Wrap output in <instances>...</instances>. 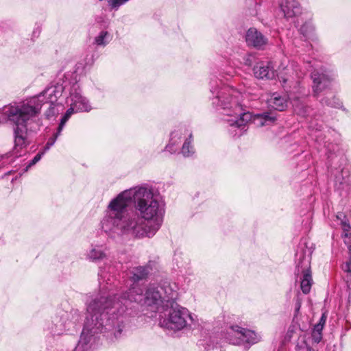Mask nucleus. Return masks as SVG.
Masks as SVG:
<instances>
[{
	"instance_id": "nucleus-1",
	"label": "nucleus",
	"mask_w": 351,
	"mask_h": 351,
	"mask_svg": "<svg viewBox=\"0 0 351 351\" xmlns=\"http://www.w3.org/2000/svg\"><path fill=\"white\" fill-rule=\"evenodd\" d=\"M165 204L144 184L120 193L109 203L101 221L109 234L136 239L152 238L162 226Z\"/></svg>"
},
{
	"instance_id": "nucleus-2",
	"label": "nucleus",
	"mask_w": 351,
	"mask_h": 351,
	"mask_svg": "<svg viewBox=\"0 0 351 351\" xmlns=\"http://www.w3.org/2000/svg\"><path fill=\"white\" fill-rule=\"evenodd\" d=\"M143 297L142 291L134 287L119 294L104 286L97 295H87L86 316L73 351H93L101 334L111 342L120 339Z\"/></svg>"
},
{
	"instance_id": "nucleus-3",
	"label": "nucleus",
	"mask_w": 351,
	"mask_h": 351,
	"mask_svg": "<svg viewBox=\"0 0 351 351\" xmlns=\"http://www.w3.org/2000/svg\"><path fill=\"white\" fill-rule=\"evenodd\" d=\"M209 89L213 97L212 105L220 114L232 117L227 119L229 132L233 136L239 137L247 130V123L252 120L258 127L269 125L275 122L276 116L269 112L252 114L243 108L239 103L240 93L230 86L226 85L221 79L212 75Z\"/></svg>"
},
{
	"instance_id": "nucleus-4",
	"label": "nucleus",
	"mask_w": 351,
	"mask_h": 351,
	"mask_svg": "<svg viewBox=\"0 0 351 351\" xmlns=\"http://www.w3.org/2000/svg\"><path fill=\"white\" fill-rule=\"evenodd\" d=\"M36 100L30 98L20 101H12L0 108L5 123L13 128L14 147V154L16 157L22 155L21 150L27 145V125L39 114Z\"/></svg>"
},
{
	"instance_id": "nucleus-5",
	"label": "nucleus",
	"mask_w": 351,
	"mask_h": 351,
	"mask_svg": "<svg viewBox=\"0 0 351 351\" xmlns=\"http://www.w3.org/2000/svg\"><path fill=\"white\" fill-rule=\"evenodd\" d=\"M193 322V319L189 310L180 306L173 300L169 304H166L159 313V324L161 327L174 331L181 330Z\"/></svg>"
},
{
	"instance_id": "nucleus-6",
	"label": "nucleus",
	"mask_w": 351,
	"mask_h": 351,
	"mask_svg": "<svg viewBox=\"0 0 351 351\" xmlns=\"http://www.w3.org/2000/svg\"><path fill=\"white\" fill-rule=\"evenodd\" d=\"M178 295L176 283L162 280L158 284L150 285L143 298L145 304L153 306L160 313L166 304H169L173 300H177Z\"/></svg>"
},
{
	"instance_id": "nucleus-7",
	"label": "nucleus",
	"mask_w": 351,
	"mask_h": 351,
	"mask_svg": "<svg viewBox=\"0 0 351 351\" xmlns=\"http://www.w3.org/2000/svg\"><path fill=\"white\" fill-rule=\"evenodd\" d=\"M66 103L70 106L64 114L62 117L58 129L62 132L66 123L74 112H89L92 109L88 100L82 95L80 84L73 83L69 88V95L66 97Z\"/></svg>"
},
{
	"instance_id": "nucleus-8",
	"label": "nucleus",
	"mask_w": 351,
	"mask_h": 351,
	"mask_svg": "<svg viewBox=\"0 0 351 351\" xmlns=\"http://www.w3.org/2000/svg\"><path fill=\"white\" fill-rule=\"evenodd\" d=\"M82 317L78 309L72 308L70 311L60 310L52 318L49 330L52 335H60L66 331H74Z\"/></svg>"
},
{
	"instance_id": "nucleus-9",
	"label": "nucleus",
	"mask_w": 351,
	"mask_h": 351,
	"mask_svg": "<svg viewBox=\"0 0 351 351\" xmlns=\"http://www.w3.org/2000/svg\"><path fill=\"white\" fill-rule=\"evenodd\" d=\"M306 243H300L295 252V263L298 273L301 272L300 288L304 294H308L313 285V278L310 267L311 249L306 250Z\"/></svg>"
},
{
	"instance_id": "nucleus-10",
	"label": "nucleus",
	"mask_w": 351,
	"mask_h": 351,
	"mask_svg": "<svg viewBox=\"0 0 351 351\" xmlns=\"http://www.w3.org/2000/svg\"><path fill=\"white\" fill-rule=\"evenodd\" d=\"M73 82L67 80H58L54 84H51L45 88L39 95L32 97L35 99L36 106H38V110L40 112L41 108L46 104H54L58 102V99L62 95L63 93H69V88Z\"/></svg>"
},
{
	"instance_id": "nucleus-11",
	"label": "nucleus",
	"mask_w": 351,
	"mask_h": 351,
	"mask_svg": "<svg viewBox=\"0 0 351 351\" xmlns=\"http://www.w3.org/2000/svg\"><path fill=\"white\" fill-rule=\"evenodd\" d=\"M226 341L232 345L248 346L254 345L261 340V335L255 331L240 327L231 326L225 335Z\"/></svg>"
},
{
	"instance_id": "nucleus-12",
	"label": "nucleus",
	"mask_w": 351,
	"mask_h": 351,
	"mask_svg": "<svg viewBox=\"0 0 351 351\" xmlns=\"http://www.w3.org/2000/svg\"><path fill=\"white\" fill-rule=\"evenodd\" d=\"M289 69L286 68L285 73H280L278 75L279 82L281 83L283 88L290 93V99H293V106L295 108V112L302 117H306L311 115L312 108L300 101V97L296 95H292L290 88L292 86L294 87L299 86V77H295L293 75L288 73Z\"/></svg>"
},
{
	"instance_id": "nucleus-13",
	"label": "nucleus",
	"mask_w": 351,
	"mask_h": 351,
	"mask_svg": "<svg viewBox=\"0 0 351 351\" xmlns=\"http://www.w3.org/2000/svg\"><path fill=\"white\" fill-rule=\"evenodd\" d=\"M308 64L313 68L311 74L313 81V96L317 97L322 91L330 88L334 79V75L322 66H319L315 64V62H313V64H312L311 62H309Z\"/></svg>"
},
{
	"instance_id": "nucleus-14",
	"label": "nucleus",
	"mask_w": 351,
	"mask_h": 351,
	"mask_svg": "<svg viewBox=\"0 0 351 351\" xmlns=\"http://www.w3.org/2000/svg\"><path fill=\"white\" fill-rule=\"evenodd\" d=\"M327 156V167L328 173L334 176L335 187L341 190L343 188L345 178L343 176V168L341 167L343 156H338L335 151L326 152Z\"/></svg>"
},
{
	"instance_id": "nucleus-15",
	"label": "nucleus",
	"mask_w": 351,
	"mask_h": 351,
	"mask_svg": "<svg viewBox=\"0 0 351 351\" xmlns=\"http://www.w3.org/2000/svg\"><path fill=\"white\" fill-rule=\"evenodd\" d=\"M157 263L150 260L144 265L131 267L127 273L129 280L132 285L147 280L154 269H156Z\"/></svg>"
},
{
	"instance_id": "nucleus-16",
	"label": "nucleus",
	"mask_w": 351,
	"mask_h": 351,
	"mask_svg": "<svg viewBox=\"0 0 351 351\" xmlns=\"http://www.w3.org/2000/svg\"><path fill=\"white\" fill-rule=\"evenodd\" d=\"M246 45L257 50H264L269 43L268 38L256 27H250L244 36Z\"/></svg>"
},
{
	"instance_id": "nucleus-17",
	"label": "nucleus",
	"mask_w": 351,
	"mask_h": 351,
	"mask_svg": "<svg viewBox=\"0 0 351 351\" xmlns=\"http://www.w3.org/2000/svg\"><path fill=\"white\" fill-rule=\"evenodd\" d=\"M254 75L258 80H272L276 76L273 63L269 61L257 62L253 67Z\"/></svg>"
},
{
	"instance_id": "nucleus-18",
	"label": "nucleus",
	"mask_w": 351,
	"mask_h": 351,
	"mask_svg": "<svg viewBox=\"0 0 351 351\" xmlns=\"http://www.w3.org/2000/svg\"><path fill=\"white\" fill-rule=\"evenodd\" d=\"M317 119L315 117V115L314 116V118L313 120L311 121L309 123V128H311L313 130H315V134L314 136L315 138L316 142L320 145L323 146L326 148V152H329L330 151H335L337 146L336 145H333L330 143H329L328 141L326 140V135L322 132V128L323 127V125L320 123L317 122Z\"/></svg>"
},
{
	"instance_id": "nucleus-19",
	"label": "nucleus",
	"mask_w": 351,
	"mask_h": 351,
	"mask_svg": "<svg viewBox=\"0 0 351 351\" xmlns=\"http://www.w3.org/2000/svg\"><path fill=\"white\" fill-rule=\"evenodd\" d=\"M279 7L287 20L298 17L302 14V7L298 0H280Z\"/></svg>"
},
{
	"instance_id": "nucleus-20",
	"label": "nucleus",
	"mask_w": 351,
	"mask_h": 351,
	"mask_svg": "<svg viewBox=\"0 0 351 351\" xmlns=\"http://www.w3.org/2000/svg\"><path fill=\"white\" fill-rule=\"evenodd\" d=\"M269 106L278 111H284L288 106L287 95L274 93L268 99Z\"/></svg>"
},
{
	"instance_id": "nucleus-21",
	"label": "nucleus",
	"mask_w": 351,
	"mask_h": 351,
	"mask_svg": "<svg viewBox=\"0 0 351 351\" xmlns=\"http://www.w3.org/2000/svg\"><path fill=\"white\" fill-rule=\"evenodd\" d=\"M106 256L105 250L101 245L92 247L86 254V258L93 263H99L101 261H104Z\"/></svg>"
},
{
	"instance_id": "nucleus-22",
	"label": "nucleus",
	"mask_w": 351,
	"mask_h": 351,
	"mask_svg": "<svg viewBox=\"0 0 351 351\" xmlns=\"http://www.w3.org/2000/svg\"><path fill=\"white\" fill-rule=\"evenodd\" d=\"M192 142L193 134L191 132H190L188 135V137L185 138L180 152L184 158L192 157L195 153L194 147L192 145Z\"/></svg>"
},
{
	"instance_id": "nucleus-23",
	"label": "nucleus",
	"mask_w": 351,
	"mask_h": 351,
	"mask_svg": "<svg viewBox=\"0 0 351 351\" xmlns=\"http://www.w3.org/2000/svg\"><path fill=\"white\" fill-rule=\"evenodd\" d=\"M300 34L306 38L314 40L316 39L315 27L311 21H306L299 29Z\"/></svg>"
},
{
	"instance_id": "nucleus-24",
	"label": "nucleus",
	"mask_w": 351,
	"mask_h": 351,
	"mask_svg": "<svg viewBox=\"0 0 351 351\" xmlns=\"http://www.w3.org/2000/svg\"><path fill=\"white\" fill-rule=\"evenodd\" d=\"M49 106L45 112V117L46 119L50 120L55 119L58 114L64 110V106L59 102L54 104H48Z\"/></svg>"
},
{
	"instance_id": "nucleus-25",
	"label": "nucleus",
	"mask_w": 351,
	"mask_h": 351,
	"mask_svg": "<svg viewBox=\"0 0 351 351\" xmlns=\"http://www.w3.org/2000/svg\"><path fill=\"white\" fill-rule=\"evenodd\" d=\"M346 245H347L349 250V260L342 264L341 267L344 272L348 274L346 282L348 287H349V282L351 281V238L346 239Z\"/></svg>"
},
{
	"instance_id": "nucleus-26",
	"label": "nucleus",
	"mask_w": 351,
	"mask_h": 351,
	"mask_svg": "<svg viewBox=\"0 0 351 351\" xmlns=\"http://www.w3.org/2000/svg\"><path fill=\"white\" fill-rule=\"evenodd\" d=\"M322 106H327L335 108H341L343 107L341 101L339 98L334 95H327L319 100Z\"/></svg>"
},
{
	"instance_id": "nucleus-27",
	"label": "nucleus",
	"mask_w": 351,
	"mask_h": 351,
	"mask_svg": "<svg viewBox=\"0 0 351 351\" xmlns=\"http://www.w3.org/2000/svg\"><path fill=\"white\" fill-rule=\"evenodd\" d=\"M111 36L108 32L101 31L95 38L94 44L97 46L105 47L110 40Z\"/></svg>"
},
{
	"instance_id": "nucleus-28",
	"label": "nucleus",
	"mask_w": 351,
	"mask_h": 351,
	"mask_svg": "<svg viewBox=\"0 0 351 351\" xmlns=\"http://www.w3.org/2000/svg\"><path fill=\"white\" fill-rule=\"evenodd\" d=\"M267 0H246V4L249 6V13L252 16H257L258 9L261 4Z\"/></svg>"
},
{
	"instance_id": "nucleus-29",
	"label": "nucleus",
	"mask_w": 351,
	"mask_h": 351,
	"mask_svg": "<svg viewBox=\"0 0 351 351\" xmlns=\"http://www.w3.org/2000/svg\"><path fill=\"white\" fill-rule=\"evenodd\" d=\"M61 134V132H59L58 129L57 128L56 132H55L52 136H51L45 145L43 147L42 151H43L45 153L47 152L56 143L57 138L58 136Z\"/></svg>"
},
{
	"instance_id": "nucleus-30",
	"label": "nucleus",
	"mask_w": 351,
	"mask_h": 351,
	"mask_svg": "<svg viewBox=\"0 0 351 351\" xmlns=\"http://www.w3.org/2000/svg\"><path fill=\"white\" fill-rule=\"evenodd\" d=\"M180 144V141H177L176 139H169V143L166 145L165 150L169 152L171 154H175L178 150V145Z\"/></svg>"
},
{
	"instance_id": "nucleus-31",
	"label": "nucleus",
	"mask_w": 351,
	"mask_h": 351,
	"mask_svg": "<svg viewBox=\"0 0 351 351\" xmlns=\"http://www.w3.org/2000/svg\"><path fill=\"white\" fill-rule=\"evenodd\" d=\"M186 129L184 128H180L177 130H174L170 134V138L176 139L177 141H180V143L182 141L183 136L185 135V132Z\"/></svg>"
},
{
	"instance_id": "nucleus-32",
	"label": "nucleus",
	"mask_w": 351,
	"mask_h": 351,
	"mask_svg": "<svg viewBox=\"0 0 351 351\" xmlns=\"http://www.w3.org/2000/svg\"><path fill=\"white\" fill-rule=\"evenodd\" d=\"M45 153L40 150L38 153L34 157L32 160H31L25 168L23 170V173L27 172L29 168L36 165L43 156Z\"/></svg>"
},
{
	"instance_id": "nucleus-33",
	"label": "nucleus",
	"mask_w": 351,
	"mask_h": 351,
	"mask_svg": "<svg viewBox=\"0 0 351 351\" xmlns=\"http://www.w3.org/2000/svg\"><path fill=\"white\" fill-rule=\"evenodd\" d=\"M341 228L343 232L344 243H346V239H351V227L346 221H341Z\"/></svg>"
},
{
	"instance_id": "nucleus-34",
	"label": "nucleus",
	"mask_w": 351,
	"mask_h": 351,
	"mask_svg": "<svg viewBox=\"0 0 351 351\" xmlns=\"http://www.w3.org/2000/svg\"><path fill=\"white\" fill-rule=\"evenodd\" d=\"M201 345L204 346L206 350L215 348L218 344V341L210 338L208 340L202 339L200 341Z\"/></svg>"
},
{
	"instance_id": "nucleus-35",
	"label": "nucleus",
	"mask_w": 351,
	"mask_h": 351,
	"mask_svg": "<svg viewBox=\"0 0 351 351\" xmlns=\"http://www.w3.org/2000/svg\"><path fill=\"white\" fill-rule=\"evenodd\" d=\"M130 0H108V5L112 10H118L119 8Z\"/></svg>"
},
{
	"instance_id": "nucleus-36",
	"label": "nucleus",
	"mask_w": 351,
	"mask_h": 351,
	"mask_svg": "<svg viewBox=\"0 0 351 351\" xmlns=\"http://www.w3.org/2000/svg\"><path fill=\"white\" fill-rule=\"evenodd\" d=\"M299 326L293 324H291L288 328L285 335V339L289 341L293 337V335L296 332Z\"/></svg>"
},
{
	"instance_id": "nucleus-37",
	"label": "nucleus",
	"mask_w": 351,
	"mask_h": 351,
	"mask_svg": "<svg viewBox=\"0 0 351 351\" xmlns=\"http://www.w3.org/2000/svg\"><path fill=\"white\" fill-rule=\"evenodd\" d=\"M295 348L296 351H312L311 346L306 340H303L301 343H298Z\"/></svg>"
},
{
	"instance_id": "nucleus-38",
	"label": "nucleus",
	"mask_w": 351,
	"mask_h": 351,
	"mask_svg": "<svg viewBox=\"0 0 351 351\" xmlns=\"http://www.w3.org/2000/svg\"><path fill=\"white\" fill-rule=\"evenodd\" d=\"M294 300H295V304H294V306H295V313H294V317H297L299 312H300V308H301V305H302V299L298 295L295 298H294Z\"/></svg>"
},
{
	"instance_id": "nucleus-39",
	"label": "nucleus",
	"mask_w": 351,
	"mask_h": 351,
	"mask_svg": "<svg viewBox=\"0 0 351 351\" xmlns=\"http://www.w3.org/2000/svg\"><path fill=\"white\" fill-rule=\"evenodd\" d=\"M311 339L313 343L317 344L322 339V333L318 332L312 331Z\"/></svg>"
},
{
	"instance_id": "nucleus-40",
	"label": "nucleus",
	"mask_w": 351,
	"mask_h": 351,
	"mask_svg": "<svg viewBox=\"0 0 351 351\" xmlns=\"http://www.w3.org/2000/svg\"><path fill=\"white\" fill-rule=\"evenodd\" d=\"M326 319H327L326 313H323L317 324H321V326H322L324 327L326 324Z\"/></svg>"
},
{
	"instance_id": "nucleus-41",
	"label": "nucleus",
	"mask_w": 351,
	"mask_h": 351,
	"mask_svg": "<svg viewBox=\"0 0 351 351\" xmlns=\"http://www.w3.org/2000/svg\"><path fill=\"white\" fill-rule=\"evenodd\" d=\"M40 32H41V29H40V27L39 26L35 27L34 31H33V33H32V36L34 38L38 37L40 34Z\"/></svg>"
},
{
	"instance_id": "nucleus-42",
	"label": "nucleus",
	"mask_w": 351,
	"mask_h": 351,
	"mask_svg": "<svg viewBox=\"0 0 351 351\" xmlns=\"http://www.w3.org/2000/svg\"><path fill=\"white\" fill-rule=\"evenodd\" d=\"M323 328H324V327L322 326H321V324H316L314 326L312 331L322 333Z\"/></svg>"
},
{
	"instance_id": "nucleus-43",
	"label": "nucleus",
	"mask_w": 351,
	"mask_h": 351,
	"mask_svg": "<svg viewBox=\"0 0 351 351\" xmlns=\"http://www.w3.org/2000/svg\"><path fill=\"white\" fill-rule=\"evenodd\" d=\"M64 78H66V75H64ZM61 80H64V79H61ZM65 80H67V81H68V80H67V79H66ZM69 82H77V83L79 84V83H78L77 81H70V80H69Z\"/></svg>"
},
{
	"instance_id": "nucleus-44",
	"label": "nucleus",
	"mask_w": 351,
	"mask_h": 351,
	"mask_svg": "<svg viewBox=\"0 0 351 351\" xmlns=\"http://www.w3.org/2000/svg\"><path fill=\"white\" fill-rule=\"evenodd\" d=\"M64 78H66V75H64ZM61 80H64V79H61ZM65 80H67V81H68V80H67V79H66ZM69 82H77V83L79 84V83H78L77 81H70V80H69Z\"/></svg>"
},
{
	"instance_id": "nucleus-45",
	"label": "nucleus",
	"mask_w": 351,
	"mask_h": 351,
	"mask_svg": "<svg viewBox=\"0 0 351 351\" xmlns=\"http://www.w3.org/2000/svg\"><path fill=\"white\" fill-rule=\"evenodd\" d=\"M98 276H99V277L102 278V271H101V269H100V270H99V273H98Z\"/></svg>"
},
{
	"instance_id": "nucleus-46",
	"label": "nucleus",
	"mask_w": 351,
	"mask_h": 351,
	"mask_svg": "<svg viewBox=\"0 0 351 351\" xmlns=\"http://www.w3.org/2000/svg\"><path fill=\"white\" fill-rule=\"evenodd\" d=\"M2 122H5V120H3V117H2V119L0 117V123Z\"/></svg>"
},
{
	"instance_id": "nucleus-47",
	"label": "nucleus",
	"mask_w": 351,
	"mask_h": 351,
	"mask_svg": "<svg viewBox=\"0 0 351 351\" xmlns=\"http://www.w3.org/2000/svg\"><path fill=\"white\" fill-rule=\"evenodd\" d=\"M299 24V21L298 20L297 21H295V25L297 27L298 25Z\"/></svg>"
}]
</instances>
